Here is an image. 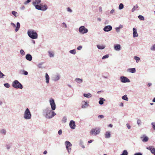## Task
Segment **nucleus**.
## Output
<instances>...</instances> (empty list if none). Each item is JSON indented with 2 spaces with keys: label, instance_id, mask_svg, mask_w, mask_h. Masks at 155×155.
Segmentation results:
<instances>
[{
  "label": "nucleus",
  "instance_id": "56",
  "mask_svg": "<svg viewBox=\"0 0 155 155\" xmlns=\"http://www.w3.org/2000/svg\"><path fill=\"white\" fill-rule=\"evenodd\" d=\"M62 24H63V25H64L65 26V28L67 27V25H66V24L64 22V23H63Z\"/></svg>",
  "mask_w": 155,
  "mask_h": 155
},
{
  "label": "nucleus",
  "instance_id": "16",
  "mask_svg": "<svg viewBox=\"0 0 155 155\" xmlns=\"http://www.w3.org/2000/svg\"><path fill=\"white\" fill-rule=\"evenodd\" d=\"M110 132L109 131H107L105 134V137L106 138H110Z\"/></svg>",
  "mask_w": 155,
  "mask_h": 155
},
{
  "label": "nucleus",
  "instance_id": "29",
  "mask_svg": "<svg viewBox=\"0 0 155 155\" xmlns=\"http://www.w3.org/2000/svg\"><path fill=\"white\" fill-rule=\"evenodd\" d=\"M134 59L136 60L137 62H138L140 61V58L137 56H134Z\"/></svg>",
  "mask_w": 155,
  "mask_h": 155
},
{
  "label": "nucleus",
  "instance_id": "54",
  "mask_svg": "<svg viewBox=\"0 0 155 155\" xmlns=\"http://www.w3.org/2000/svg\"><path fill=\"white\" fill-rule=\"evenodd\" d=\"M114 12V9H113L110 11V13H113Z\"/></svg>",
  "mask_w": 155,
  "mask_h": 155
},
{
  "label": "nucleus",
  "instance_id": "64",
  "mask_svg": "<svg viewBox=\"0 0 155 155\" xmlns=\"http://www.w3.org/2000/svg\"><path fill=\"white\" fill-rule=\"evenodd\" d=\"M119 27H120V28H122L123 27V26L122 25H120Z\"/></svg>",
  "mask_w": 155,
  "mask_h": 155
},
{
  "label": "nucleus",
  "instance_id": "46",
  "mask_svg": "<svg viewBox=\"0 0 155 155\" xmlns=\"http://www.w3.org/2000/svg\"><path fill=\"white\" fill-rule=\"evenodd\" d=\"M62 133V131L61 130H60L58 131V134L59 135H61Z\"/></svg>",
  "mask_w": 155,
  "mask_h": 155
},
{
  "label": "nucleus",
  "instance_id": "37",
  "mask_svg": "<svg viewBox=\"0 0 155 155\" xmlns=\"http://www.w3.org/2000/svg\"><path fill=\"white\" fill-rule=\"evenodd\" d=\"M12 14L14 15L15 17L17 16V13L15 11H12Z\"/></svg>",
  "mask_w": 155,
  "mask_h": 155
},
{
  "label": "nucleus",
  "instance_id": "12",
  "mask_svg": "<svg viewBox=\"0 0 155 155\" xmlns=\"http://www.w3.org/2000/svg\"><path fill=\"white\" fill-rule=\"evenodd\" d=\"M133 36L134 37H137L138 36V34L137 33L136 29L135 28H133Z\"/></svg>",
  "mask_w": 155,
  "mask_h": 155
},
{
  "label": "nucleus",
  "instance_id": "11",
  "mask_svg": "<svg viewBox=\"0 0 155 155\" xmlns=\"http://www.w3.org/2000/svg\"><path fill=\"white\" fill-rule=\"evenodd\" d=\"M112 29V27L110 25L105 26L104 28V30L105 31H110Z\"/></svg>",
  "mask_w": 155,
  "mask_h": 155
},
{
  "label": "nucleus",
  "instance_id": "44",
  "mask_svg": "<svg viewBox=\"0 0 155 155\" xmlns=\"http://www.w3.org/2000/svg\"><path fill=\"white\" fill-rule=\"evenodd\" d=\"M152 125L153 128L154 130H155V123H152Z\"/></svg>",
  "mask_w": 155,
  "mask_h": 155
},
{
  "label": "nucleus",
  "instance_id": "8",
  "mask_svg": "<svg viewBox=\"0 0 155 155\" xmlns=\"http://www.w3.org/2000/svg\"><path fill=\"white\" fill-rule=\"evenodd\" d=\"M120 79L121 81L122 82H130V80L125 77H120Z\"/></svg>",
  "mask_w": 155,
  "mask_h": 155
},
{
  "label": "nucleus",
  "instance_id": "61",
  "mask_svg": "<svg viewBox=\"0 0 155 155\" xmlns=\"http://www.w3.org/2000/svg\"><path fill=\"white\" fill-rule=\"evenodd\" d=\"M92 140H91L88 141L89 143H92Z\"/></svg>",
  "mask_w": 155,
  "mask_h": 155
},
{
  "label": "nucleus",
  "instance_id": "30",
  "mask_svg": "<svg viewBox=\"0 0 155 155\" xmlns=\"http://www.w3.org/2000/svg\"><path fill=\"white\" fill-rule=\"evenodd\" d=\"M35 8L38 10H41V6L38 5H35Z\"/></svg>",
  "mask_w": 155,
  "mask_h": 155
},
{
  "label": "nucleus",
  "instance_id": "22",
  "mask_svg": "<svg viewBox=\"0 0 155 155\" xmlns=\"http://www.w3.org/2000/svg\"><path fill=\"white\" fill-rule=\"evenodd\" d=\"M84 97H87V98H89L90 97H91V95L90 93H88V94H84Z\"/></svg>",
  "mask_w": 155,
  "mask_h": 155
},
{
  "label": "nucleus",
  "instance_id": "43",
  "mask_svg": "<svg viewBox=\"0 0 155 155\" xmlns=\"http://www.w3.org/2000/svg\"><path fill=\"white\" fill-rule=\"evenodd\" d=\"M31 1V0H28L27 1H26L24 3V4L25 5L27 4L28 3L30 2Z\"/></svg>",
  "mask_w": 155,
  "mask_h": 155
},
{
  "label": "nucleus",
  "instance_id": "58",
  "mask_svg": "<svg viewBox=\"0 0 155 155\" xmlns=\"http://www.w3.org/2000/svg\"><path fill=\"white\" fill-rule=\"evenodd\" d=\"M120 27H117V28H116V30H117V31H118L120 29Z\"/></svg>",
  "mask_w": 155,
  "mask_h": 155
},
{
  "label": "nucleus",
  "instance_id": "1",
  "mask_svg": "<svg viewBox=\"0 0 155 155\" xmlns=\"http://www.w3.org/2000/svg\"><path fill=\"white\" fill-rule=\"evenodd\" d=\"M28 34L31 38L35 39L38 38V34L34 30H29L28 31Z\"/></svg>",
  "mask_w": 155,
  "mask_h": 155
},
{
  "label": "nucleus",
  "instance_id": "26",
  "mask_svg": "<svg viewBox=\"0 0 155 155\" xmlns=\"http://www.w3.org/2000/svg\"><path fill=\"white\" fill-rule=\"evenodd\" d=\"M148 138L147 137L145 136L142 140L144 142H146L148 141Z\"/></svg>",
  "mask_w": 155,
  "mask_h": 155
},
{
  "label": "nucleus",
  "instance_id": "41",
  "mask_svg": "<svg viewBox=\"0 0 155 155\" xmlns=\"http://www.w3.org/2000/svg\"><path fill=\"white\" fill-rule=\"evenodd\" d=\"M109 55L108 54H106L104 56H103L102 58V59H103L105 58H107L108 57Z\"/></svg>",
  "mask_w": 155,
  "mask_h": 155
},
{
  "label": "nucleus",
  "instance_id": "60",
  "mask_svg": "<svg viewBox=\"0 0 155 155\" xmlns=\"http://www.w3.org/2000/svg\"><path fill=\"white\" fill-rule=\"evenodd\" d=\"M120 106H123V104L122 103H121L120 104Z\"/></svg>",
  "mask_w": 155,
  "mask_h": 155
},
{
  "label": "nucleus",
  "instance_id": "15",
  "mask_svg": "<svg viewBox=\"0 0 155 155\" xmlns=\"http://www.w3.org/2000/svg\"><path fill=\"white\" fill-rule=\"evenodd\" d=\"M26 58L27 60L29 61H31L32 60V57L31 56L30 54H28L26 55Z\"/></svg>",
  "mask_w": 155,
  "mask_h": 155
},
{
  "label": "nucleus",
  "instance_id": "21",
  "mask_svg": "<svg viewBox=\"0 0 155 155\" xmlns=\"http://www.w3.org/2000/svg\"><path fill=\"white\" fill-rule=\"evenodd\" d=\"M105 101V99L101 97L100 98V101H99V103L100 104H103V101Z\"/></svg>",
  "mask_w": 155,
  "mask_h": 155
},
{
  "label": "nucleus",
  "instance_id": "20",
  "mask_svg": "<svg viewBox=\"0 0 155 155\" xmlns=\"http://www.w3.org/2000/svg\"><path fill=\"white\" fill-rule=\"evenodd\" d=\"M47 8V6L46 5H44L41 6V10L45 11Z\"/></svg>",
  "mask_w": 155,
  "mask_h": 155
},
{
  "label": "nucleus",
  "instance_id": "5",
  "mask_svg": "<svg viewBox=\"0 0 155 155\" xmlns=\"http://www.w3.org/2000/svg\"><path fill=\"white\" fill-rule=\"evenodd\" d=\"M79 31L82 34L86 33L88 31L87 29L85 28L83 26H81L80 27Z\"/></svg>",
  "mask_w": 155,
  "mask_h": 155
},
{
  "label": "nucleus",
  "instance_id": "25",
  "mask_svg": "<svg viewBox=\"0 0 155 155\" xmlns=\"http://www.w3.org/2000/svg\"><path fill=\"white\" fill-rule=\"evenodd\" d=\"M75 81L78 83H81L82 82V79L79 78H76L75 79Z\"/></svg>",
  "mask_w": 155,
  "mask_h": 155
},
{
  "label": "nucleus",
  "instance_id": "24",
  "mask_svg": "<svg viewBox=\"0 0 155 155\" xmlns=\"http://www.w3.org/2000/svg\"><path fill=\"white\" fill-rule=\"evenodd\" d=\"M20 27V23L19 22H17V27L15 29L16 31H17L19 29Z\"/></svg>",
  "mask_w": 155,
  "mask_h": 155
},
{
  "label": "nucleus",
  "instance_id": "7",
  "mask_svg": "<svg viewBox=\"0 0 155 155\" xmlns=\"http://www.w3.org/2000/svg\"><path fill=\"white\" fill-rule=\"evenodd\" d=\"M100 131L99 129H92L90 132V134L93 135L94 134L95 135L98 134L100 133Z\"/></svg>",
  "mask_w": 155,
  "mask_h": 155
},
{
  "label": "nucleus",
  "instance_id": "48",
  "mask_svg": "<svg viewBox=\"0 0 155 155\" xmlns=\"http://www.w3.org/2000/svg\"><path fill=\"white\" fill-rule=\"evenodd\" d=\"M87 102H85L84 105H83L82 106V108H84L85 107V106H87Z\"/></svg>",
  "mask_w": 155,
  "mask_h": 155
},
{
  "label": "nucleus",
  "instance_id": "62",
  "mask_svg": "<svg viewBox=\"0 0 155 155\" xmlns=\"http://www.w3.org/2000/svg\"><path fill=\"white\" fill-rule=\"evenodd\" d=\"M109 126L110 127H112V126H113V125L112 124H110L109 125Z\"/></svg>",
  "mask_w": 155,
  "mask_h": 155
},
{
  "label": "nucleus",
  "instance_id": "57",
  "mask_svg": "<svg viewBox=\"0 0 155 155\" xmlns=\"http://www.w3.org/2000/svg\"><path fill=\"white\" fill-rule=\"evenodd\" d=\"M151 83H148V84H147V86H148V87H150L151 86Z\"/></svg>",
  "mask_w": 155,
  "mask_h": 155
},
{
  "label": "nucleus",
  "instance_id": "55",
  "mask_svg": "<svg viewBox=\"0 0 155 155\" xmlns=\"http://www.w3.org/2000/svg\"><path fill=\"white\" fill-rule=\"evenodd\" d=\"M2 133H4V134H5L6 133V131L5 130H2Z\"/></svg>",
  "mask_w": 155,
  "mask_h": 155
},
{
  "label": "nucleus",
  "instance_id": "13",
  "mask_svg": "<svg viewBox=\"0 0 155 155\" xmlns=\"http://www.w3.org/2000/svg\"><path fill=\"white\" fill-rule=\"evenodd\" d=\"M147 149L150 150L152 153L155 155V148H153L152 147H150Z\"/></svg>",
  "mask_w": 155,
  "mask_h": 155
},
{
  "label": "nucleus",
  "instance_id": "38",
  "mask_svg": "<svg viewBox=\"0 0 155 155\" xmlns=\"http://www.w3.org/2000/svg\"><path fill=\"white\" fill-rule=\"evenodd\" d=\"M67 118L65 117H64L63 118L62 121L63 122L65 123L66 122Z\"/></svg>",
  "mask_w": 155,
  "mask_h": 155
},
{
  "label": "nucleus",
  "instance_id": "10",
  "mask_svg": "<svg viewBox=\"0 0 155 155\" xmlns=\"http://www.w3.org/2000/svg\"><path fill=\"white\" fill-rule=\"evenodd\" d=\"M69 125L71 128L75 129L76 126L75 122L74 120H71L70 122Z\"/></svg>",
  "mask_w": 155,
  "mask_h": 155
},
{
  "label": "nucleus",
  "instance_id": "63",
  "mask_svg": "<svg viewBox=\"0 0 155 155\" xmlns=\"http://www.w3.org/2000/svg\"><path fill=\"white\" fill-rule=\"evenodd\" d=\"M153 102H155V97H154L153 99Z\"/></svg>",
  "mask_w": 155,
  "mask_h": 155
},
{
  "label": "nucleus",
  "instance_id": "47",
  "mask_svg": "<svg viewBox=\"0 0 155 155\" xmlns=\"http://www.w3.org/2000/svg\"><path fill=\"white\" fill-rule=\"evenodd\" d=\"M141 123V121L140 120H138L137 121V124L138 125H140V124Z\"/></svg>",
  "mask_w": 155,
  "mask_h": 155
},
{
  "label": "nucleus",
  "instance_id": "36",
  "mask_svg": "<svg viewBox=\"0 0 155 155\" xmlns=\"http://www.w3.org/2000/svg\"><path fill=\"white\" fill-rule=\"evenodd\" d=\"M4 86L7 88H9L10 87L9 84L8 83L4 84Z\"/></svg>",
  "mask_w": 155,
  "mask_h": 155
},
{
  "label": "nucleus",
  "instance_id": "28",
  "mask_svg": "<svg viewBox=\"0 0 155 155\" xmlns=\"http://www.w3.org/2000/svg\"><path fill=\"white\" fill-rule=\"evenodd\" d=\"M138 6L137 5H136L135 6H134V8H132V12H134L136 9L137 8H138Z\"/></svg>",
  "mask_w": 155,
  "mask_h": 155
},
{
  "label": "nucleus",
  "instance_id": "3",
  "mask_svg": "<svg viewBox=\"0 0 155 155\" xmlns=\"http://www.w3.org/2000/svg\"><path fill=\"white\" fill-rule=\"evenodd\" d=\"M24 117L26 119H29L31 118V114L29 109L28 108L25 112Z\"/></svg>",
  "mask_w": 155,
  "mask_h": 155
},
{
  "label": "nucleus",
  "instance_id": "52",
  "mask_svg": "<svg viewBox=\"0 0 155 155\" xmlns=\"http://www.w3.org/2000/svg\"><path fill=\"white\" fill-rule=\"evenodd\" d=\"M126 125H127V127L129 129H130L131 128V127H130V126L128 124H127Z\"/></svg>",
  "mask_w": 155,
  "mask_h": 155
},
{
  "label": "nucleus",
  "instance_id": "33",
  "mask_svg": "<svg viewBox=\"0 0 155 155\" xmlns=\"http://www.w3.org/2000/svg\"><path fill=\"white\" fill-rule=\"evenodd\" d=\"M124 8V5L122 3H120L119 6V8L120 9H121Z\"/></svg>",
  "mask_w": 155,
  "mask_h": 155
},
{
  "label": "nucleus",
  "instance_id": "59",
  "mask_svg": "<svg viewBox=\"0 0 155 155\" xmlns=\"http://www.w3.org/2000/svg\"><path fill=\"white\" fill-rule=\"evenodd\" d=\"M47 153V151L46 150H45V151H44L43 153L44 154H45Z\"/></svg>",
  "mask_w": 155,
  "mask_h": 155
},
{
  "label": "nucleus",
  "instance_id": "31",
  "mask_svg": "<svg viewBox=\"0 0 155 155\" xmlns=\"http://www.w3.org/2000/svg\"><path fill=\"white\" fill-rule=\"evenodd\" d=\"M128 153L126 150H124L122 153L120 155H127Z\"/></svg>",
  "mask_w": 155,
  "mask_h": 155
},
{
  "label": "nucleus",
  "instance_id": "49",
  "mask_svg": "<svg viewBox=\"0 0 155 155\" xmlns=\"http://www.w3.org/2000/svg\"><path fill=\"white\" fill-rule=\"evenodd\" d=\"M98 117L100 118H103L104 117V116L103 115H99Z\"/></svg>",
  "mask_w": 155,
  "mask_h": 155
},
{
  "label": "nucleus",
  "instance_id": "23",
  "mask_svg": "<svg viewBox=\"0 0 155 155\" xmlns=\"http://www.w3.org/2000/svg\"><path fill=\"white\" fill-rule=\"evenodd\" d=\"M97 47L100 49H103L105 48V46L103 45H98Z\"/></svg>",
  "mask_w": 155,
  "mask_h": 155
},
{
  "label": "nucleus",
  "instance_id": "45",
  "mask_svg": "<svg viewBox=\"0 0 155 155\" xmlns=\"http://www.w3.org/2000/svg\"><path fill=\"white\" fill-rule=\"evenodd\" d=\"M52 117L55 116L56 114L54 111H51Z\"/></svg>",
  "mask_w": 155,
  "mask_h": 155
},
{
  "label": "nucleus",
  "instance_id": "4",
  "mask_svg": "<svg viewBox=\"0 0 155 155\" xmlns=\"http://www.w3.org/2000/svg\"><path fill=\"white\" fill-rule=\"evenodd\" d=\"M65 144L68 151L69 153L71 150L72 144L68 141H66L65 142Z\"/></svg>",
  "mask_w": 155,
  "mask_h": 155
},
{
  "label": "nucleus",
  "instance_id": "35",
  "mask_svg": "<svg viewBox=\"0 0 155 155\" xmlns=\"http://www.w3.org/2000/svg\"><path fill=\"white\" fill-rule=\"evenodd\" d=\"M70 52L71 54H74L76 53V51L75 50H71Z\"/></svg>",
  "mask_w": 155,
  "mask_h": 155
},
{
  "label": "nucleus",
  "instance_id": "40",
  "mask_svg": "<svg viewBox=\"0 0 155 155\" xmlns=\"http://www.w3.org/2000/svg\"><path fill=\"white\" fill-rule=\"evenodd\" d=\"M49 56L50 57H53L54 56V54L52 52L49 51Z\"/></svg>",
  "mask_w": 155,
  "mask_h": 155
},
{
  "label": "nucleus",
  "instance_id": "50",
  "mask_svg": "<svg viewBox=\"0 0 155 155\" xmlns=\"http://www.w3.org/2000/svg\"><path fill=\"white\" fill-rule=\"evenodd\" d=\"M67 11L68 12H72L71 10L69 8H67Z\"/></svg>",
  "mask_w": 155,
  "mask_h": 155
},
{
  "label": "nucleus",
  "instance_id": "9",
  "mask_svg": "<svg viewBox=\"0 0 155 155\" xmlns=\"http://www.w3.org/2000/svg\"><path fill=\"white\" fill-rule=\"evenodd\" d=\"M51 110H47L46 112L45 117L47 118H50L52 117Z\"/></svg>",
  "mask_w": 155,
  "mask_h": 155
},
{
  "label": "nucleus",
  "instance_id": "34",
  "mask_svg": "<svg viewBox=\"0 0 155 155\" xmlns=\"http://www.w3.org/2000/svg\"><path fill=\"white\" fill-rule=\"evenodd\" d=\"M139 18L141 20H144V17L142 15H139L138 16Z\"/></svg>",
  "mask_w": 155,
  "mask_h": 155
},
{
  "label": "nucleus",
  "instance_id": "17",
  "mask_svg": "<svg viewBox=\"0 0 155 155\" xmlns=\"http://www.w3.org/2000/svg\"><path fill=\"white\" fill-rule=\"evenodd\" d=\"M41 2V0H35L33 2V4L34 5H35L39 4Z\"/></svg>",
  "mask_w": 155,
  "mask_h": 155
},
{
  "label": "nucleus",
  "instance_id": "2",
  "mask_svg": "<svg viewBox=\"0 0 155 155\" xmlns=\"http://www.w3.org/2000/svg\"><path fill=\"white\" fill-rule=\"evenodd\" d=\"M12 86L16 88L22 89L23 87L22 85L17 80H15L13 82Z\"/></svg>",
  "mask_w": 155,
  "mask_h": 155
},
{
  "label": "nucleus",
  "instance_id": "19",
  "mask_svg": "<svg viewBox=\"0 0 155 155\" xmlns=\"http://www.w3.org/2000/svg\"><path fill=\"white\" fill-rule=\"evenodd\" d=\"M45 78L46 83H48L49 82V77L47 73H46L45 74Z\"/></svg>",
  "mask_w": 155,
  "mask_h": 155
},
{
  "label": "nucleus",
  "instance_id": "14",
  "mask_svg": "<svg viewBox=\"0 0 155 155\" xmlns=\"http://www.w3.org/2000/svg\"><path fill=\"white\" fill-rule=\"evenodd\" d=\"M120 46L119 44H117L114 46V49L117 51H119L120 49Z\"/></svg>",
  "mask_w": 155,
  "mask_h": 155
},
{
  "label": "nucleus",
  "instance_id": "27",
  "mask_svg": "<svg viewBox=\"0 0 155 155\" xmlns=\"http://www.w3.org/2000/svg\"><path fill=\"white\" fill-rule=\"evenodd\" d=\"M122 98L124 100H125V101H127L128 100V97H127V95H124V96H123L122 97Z\"/></svg>",
  "mask_w": 155,
  "mask_h": 155
},
{
  "label": "nucleus",
  "instance_id": "18",
  "mask_svg": "<svg viewBox=\"0 0 155 155\" xmlns=\"http://www.w3.org/2000/svg\"><path fill=\"white\" fill-rule=\"evenodd\" d=\"M127 71L132 73H134L136 72V70L135 68H129L127 70Z\"/></svg>",
  "mask_w": 155,
  "mask_h": 155
},
{
  "label": "nucleus",
  "instance_id": "32",
  "mask_svg": "<svg viewBox=\"0 0 155 155\" xmlns=\"http://www.w3.org/2000/svg\"><path fill=\"white\" fill-rule=\"evenodd\" d=\"M22 72V74L25 75H27L28 74V72L27 71H25V70H22L21 71Z\"/></svg>",
  "mask_w": 155,
  "mask_h": 155
},
{
  "label": "nucleus",
  "instance_id": "39",
  "mask_svg": "<svg viewBox=\"0 0 155 155\" xmlns=\"http://www.w3.org/2000/svg\"><path fill=\"white\" fill-rule=\"evenodd\" d=\"M151 50L152 51H155V44L153 45L151 47Z\"/></svg>",
  "mask_w": 155,
  "mask_h": 155
},
{
  "label": "nucleus",
  "instance_id": "53",
  "mask_svg": "<svg viewBox=\"0 0 155 155\" xmlns=\"http://www.w3.org/2000/svg\"><path fill=\"white\" fill-rule=\"evenodd\" d=\"M134 155H142L140 153H137L135 154Z\"/></svg>",
  "mask_w": 155,
  "mask_h": 155
},
{
  "label": "nucleus",
  "instance_id": "6",
  "mask_svg": "<svg viewBox=\"0 0 155 155\" xmlns=\"http://www.w3.org/2000/svg\"><path fill=\"white\" fill-rule=\"evenodd\" d=\"M50 104L52 110H54L55 109V104L54 103V100L52 98L50 99Z\"/></svg>",
  "mask_w": 155,
  "mask_h": 155
},
{
  "label": "nucleus",
  "instance_id": "51",
  "mask_svg": "<svg viewBox=\"0 0 155 155\" xmlns=\"http://www.w3.org/2000/svg\"><path fill=\"white\" fill-rule=\"evenodd\" d=\"M82 48V47L81 46H79L78 48H77V49L78 50H81Z\"/></svg>",
  "mask_w": 155,
  "mask_h": 155
},
{
  "label": "nucleus",
  "instance_id": "42",
  "mask_svg": "<svg viewBox=\"0 0 155 155\" xmlns=\"http://www.w3.org/2000/svg\"><path fill=\"white\" fill-rule=\"evenodd\" d=\"M21 54L22 55H24L25 54V52L22 49H21L20 51Z\"/></svg>",
  "mask_w": 155,
  "mask_h": 155
}]
</instances>
